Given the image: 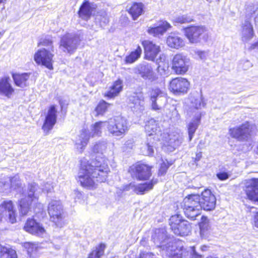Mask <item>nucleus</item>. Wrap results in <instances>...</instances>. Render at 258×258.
Instances as JSON below:
<instances>
[{"label": "nucleus", "mask_w": 258, "mask_h": 258, "mask_svg": "<svg viewBox=\"0 0 258 258\" xmlns=\"http://www.w3.org/2000/svg\"><path fill=\"white\" fill-rule=\"evenodd\" d=\"M111 106L112 104L106 102L105 100L103 99L100 100L94 108L95 116H104Z\"/></svg>", "instance_id": "nucleus-31"}, {"label": "nucleus", "mask_w": 258, "mask_h": 258, "mask_svg": "<svg viewBox=\"0 0 258 258\" xmlns=\"http://www.w3.org/2000/svg\"><path fill=\"white\" fill-rule=\"evenodd\" d=\"M122 90L123 81L118 78L112 83L103 96L108 99H113L118 96Z\"/></svg>", "instance_id": "nucleus-23"}, {"label": "nucleus", "mask_w": 258, "mask_h": 258, "mask_svg": "<svg viewBox=\"0 0 258 258\" xmlns=\"http://www.w3.org/2000/svg\"><path fill=\"white\" fill-rule=\"evenodd\" d=\"M23 229L27 233L38 236H41L46 232L42 224L33 217L28 218L23 226Z\"/></svg>", "instance_id": "nucleus-16"}, {"label": "nucleus", "mask_w": 258, "mask_h": 258, "mask_svg": "<svg viewBox=\"0 0 258 258\" xmlns=\"http://www.w3.org/2000/svg\"><path fill=\"white\" fill-rule=\"evenodd\" d=\"M142 53V49L141 46L138 45L135 49L131 51L127 54L125 58L124 61L126 64H131L137 61L141 56Z\"/></svg>", "instance_id": "nucleus-35"}, {"label": "nucleus", "mask_w": 258, "mask_h": 258, "mask_svg": "<svg viewBox=\"0 0 258 258\" xmlns=\"http://www.w3.org/2000/svg\"><path fill=\"white\" fill-rule=\"evenodd\" d=\"M196 54L201 59H204L206 57V53L204 51L198 50L196 52Z\"/></svg>", "instance_id": "nucleus-47"}, {"label": "nucleus", "mask_w": 258, "mask_h": 258, "mask_svg": "<svg viewBox=\"0 0 258 258\" xmlns=\"http://www.w3.org/2000/svg\"><path fill=\"white\" fill-rule=\"evenodd\" d=\"M105 122H106V121H98L93 124L91 125V133H89L87 129H82L80 132V137L81 138L80 141L81 145L85 147L87 145L91 138H93L95 136H101L102 128Z\"/></svg>", "instance_id": "nucleus-12"}, {"label": "nucleus", "mask_w": 258, "mask_h": 258, "mask_svg": "<svg viewBox=\"0 0 258 258\" xmlns=\"http://www.w3.org/2000/svg\"><path fill=\"white\" fill-rule=\"evenodd\" d=\"M37 46L47 47L49 48L48 50L50 51H53L54 50L53 40L48 37L41 38L37 43Z\"/></svg>", "instance_id": "nucleus-41"}, {"label": "nucleus", "mask_w": 258, "mask_h": 258, "mask_svg": "<svg viewBox=\"0 0 258 258\" xmlns=\"http://www.w3.org/2000/svg\"><path fill=\"white\" fill-rule=\"evenodd\" d=\"M0 258H18L17 253L12 246L0 243Z\"/></svg>", "instance_id": "nucleus-33"}, {"label": "nucleus", "mask_w": 258, "mask_h": 258, "mask_svg": "<svg viewBox=\"0 0 258 258\" xmlns=\"http://www.w3.org/2000/svg\"><path fill=\"white\" fill-rule=\"evenodd\" d=\"M106 244L100 242L95 246L88 254L87 258H101L104 254Z\"/></svg>", "instance_id": "nucleus-34"}, {"label": "nucleus", "mask_w": 258, "mask_h": 258, "mask_svg": "<svg viewBox=\"0 0 258 258\" xmlns=\"http://www.w3.org/2000/svg\"><path fill=\"white\" fill-rule=\"evenodd\" d=\"M153 168L152 165L139 161L128 167V172L133 178L138 181H147L152 176Z\"/></svg>", "instance_id": "nucleus-2"}, {"label": "nucleus", "mask_w": 258, "mask_h": 258, "mask_svg": "<svg viewBox=\"0 0 258 258\" xmlns=\"http://www.w3.org/2000/svg\"><path fill=\"white\" fill-rule=\"evenodd\" d=\"M145 6L142 2H133L130 8L126 10V12L131 16L133 20H137L141 16L145 13Z\"/></svg>", "instance_id": "nucleus-24"}, {"label": "nucleus", "mask_w": 258, "mask_h": 258, "mask_svg": "<svg viewBox=\"0 0 258 258\" xmlns=\"http://www.w3.org/2000/svg\"><path fill=\"white\" fill-rule=\"evenodd\" d=\"M252 208H254V207H249V209H252Z\"/></svg>", "instance_id": "nucleus-58"}, {"label": "nucleus", "mask_w": 258, "mask_h": 258, "mask_svg": "<svg viewBox=\"0 0 258 258\" xmlns=\"http://www.w3.org/2000/svg\"><path fill=\"white\" fill-rule=\"evenodd\" d=\"M200 234L202 238H207L210 234V225L207 217L203 216L201 221L199 223Z\"/></svg>", "instance_id": "nucleus-29"}, {"label": "nucleus", "mask_w": 258, "mask_h": 258, "mask_svg": "<svg viewBox=\"0 0 258 258\" xmlns=\"http://www.w3.org/2000/svg\"><path fill=\"white\" fill-rule=\"evenodd\" d=\"M0 210L6 221L11 224L17 222L18 213L15 202L11 200H5L0 204Z\"/></svg>", "instance_id": "nucleus-7"}, {"label": "nucleus", "mask_w": 258, "mask_h": 258, "mask_svg": "<svg viewBox=\"0 0 258 258\" xmlns=\"http://www.w3.org/2000/svg\"><path fill=\"white\" fill-rule=\"evenodd\" d=\"M47 211L50 217V221L56 226L61 227L64 224L63 212L59 202H50L48 206Z\"/></svg>", "instance_id": "nucleus-10"}, {"label": "nucleus", "mask_w": 258, "mask_h": 258, "mask_svg": "<svg viewBox=\"0 0 258 258\" xmlns=\"http://www.w3.org/2000/svg\"><path fill=\"white\" fill-rule=\"evenodd\" d=\"M244 191L247 199L254 203L258 202V178H251L244 181Z\"/></svg>", "instance_id": "nucleus-15"}, {"label": "nucleus", "mask_w": 258, "mask_h": 258, "mask_svg": "<svg viewBox=\"0 0 258 258\" xmlns=\"http://www.w3.org/2000/svg\"><path fill=\"white\" fill-rule=\"evenodd\" d=\"M170 28L171 25L169 23L166 21H162L158 26L149 27L147 32L155 37L163 35Z\"/></svg>", "instance_id": "nucleus-27"}, {"label": "nucleus", "mask_w": 258, "mask_h": 258, "mask_svg": "<svg viewBox=\"0 0 258 258\" xmlns=\"http://www.w3.org/2000/svg\"><path fill=\"white\" fill-rule=\"evenodd\" d=\"M131 185H132V183H130L128 184L124 185L122 188L123 190L127 191V190H130Z\"/></svg>", "instance_id": "nucleus-50"}, {"label": "nucleus", "mask_w": 258, "mask_h": 258, "mask_svg": "<svg viewBox=\"0 0 258 258\" xmlns=\"http://www.w3.org/2000/svg\"><path fill=\"white\" fill-rule=\"evenodd\" d=\"M256 129L255 125L248 121L240 125L229 129L230 136L239 142H247L250 140Z\"/></svg>", "instance_id": "nucleus-3"}, {"label": "nucleus", "mask_w": 258, "mask_h": 258, "mask_svg": "<svg viewBox=\"0 0 258 258\" xmlns=\"http://www.w3.org/2000/svg\"><path fill=\"white\" fill-rule=\"evenodd\" d=\"M52 52L44 48L39 49L34 54V60L37 65L43 66L49 70H52L54 61Z\"/></svg>", "instance_id": "nucleus-9"}, {"label": "nucleus", "mask_w": 258, "mask_h": 258, "mask_svg": "<svg viewBox=\"0 0 258 258\" xmlns=\"http://www.w3.org/2000/svg\"><path fill=\"white\" fill-rule=\"evenodd\" d=\"M201 199L200 195L189 194L183 199L182 203L183 205L202 209Z\"/></svg>", "instance_id": "nucleus-28"}, {"label": "nucleus", "mask_w": 258, "mask_h": 258, "mask_svg": "<svg viewBox=\"0 0 258 258\" xmlns=\"http://www.w3.org/2000/svg\"><path fill=\"white\" fill-rule=\"evenodd\" d=\"M190 59L181 53L175 54L171 60V69L175 75H184L188 71Z\"/></svg>", "instance_id": "nucleus-5"}, {"label": "nucleus", "mask_w": 258, "mask_h": 258, "mask_svg": "<svg viewBox=\"0 0 258 258\" xmlns=\"http://www.w3.org/2000/svg\"><path fill=\"white\" fill-rule=\"evenodd\" d=\"M143 47L145 59L154 61L158 55L161 52L159 45L150 40H143L141 41Z\"/></svg>", "instance_id": "nucleus-14"}, {"label": "nucleus", "mask_w": 258, "mask_h": 258, "mask_svg": "<svg viewBox=\"0 0 258 258\" xmlns=\"http://www.w3.org/2000/svg\"><path fill=\"white\" fill-rule=\"evenodd\" d=\"M201 115L200 114L189 122L187 125V130L188 135V141L190 142L200 123Z\"/></svg>", "instance_id": "nucleus-32"}, {"label": "nucleus", "mask_w": 258, "mask_h": 258, "mask_svg": "<svg viewBox=\"0 0 258 258\" xmlns=\"http://www.w3.org/2000/svg\"><path fill=\"white\" fill-rule=\"evenodd\" d=\"M201 208L205 211H212L216 207V199L209 189H204L200 195Z\"/></svg>", "instance_id": "nucleus-18"}, {"label": "nucleus", "mask_w": 258, "mask_h": 258, "mask_svg": "<svg viewBox=\"0 0 258 258\" xmlns=\"http://www.w3.org/2000/svg\"><path fill=\"white\" fill-rule=\"evenodd\" d=\"M250 49H258V40L256 42H255L254 43L251 44V45L250 46Z\"/></svg>", "instance_id": "nucleus-49"}, {"label": "nucleus", "mask_w": 258, "mask_h": 258, "mask_svg": "<svg viewBox=\"0 0 258 258\" xmlns=\"http://www.w3.org/2000/svg\"><path fill=\"white\" fill-rule=\"evenodd\" d=\"M185 36L191 43H197L206 35V28L203 26L191 25L183 29Z\"/></svg>", "instance_id": "nucleus-11"}, {"label": "nucleus", "mask_w": 258, "mask_h": 258, "mask_svg": "<svg viewBox=\"0 0 258 258\" xmlns=\"http://www.w3.org/2000/svg\"><path fill=\"white\" fill-rule=\"evenodd\" d=\"M96 5L89 0H84L79 7L78 15L80 18L85 21L89 20L95 10Z\"/></svg>", "instance_id": "nucleus-20"}, {"label": "nucleus", "mask_w": 258, "mask_h": 258, "mask_svg": "<svg viewBox=\"0 0 258 258\" xmlns=\"http://www.w3.org/2000/svg\"><path fill=\"white\" fill-rule=\"evenodd\" d=\"M78 181L84 188L95 189L98 183L104 182L110 172L108 160L105 157H97L90 161H81Z\"/></svg>", "instance_id": "nucleus-1"}, {"label": "nucleus", "mask_w": 258, "mask_h": 258, "mask_svg": "<svg viewBox=\"0 0 258 258\" xmlns=\"http://www.w3.org/2000/svg\"><path fill=\"white\" fill-rule=\"evenodd\" d=\"M182 207L185 216L191 220H196V217L201 214L200 212L201 209L199 208H196L183 205Z\"/></svg>", "instance_id": "nucleus-37"}, {"label": "nucleus", "mask_w": 258, "mask_h": 258, "mask_svg": "<svg viewBox=\"0 0 258 258\" xmlns=\"http://www.w3.org/2000/svg\"><path fill=\"white\" fill-rule=\"evenodd\" d=\"M113 122L108 125L109 133L113 136L123 137L129 130V126L126 119L120 116L113 118Z\"/></svg>", "instance_id": "nucleus-8"}, {"label": "nucleus", "mask_w": 258, "mask_h": 258, "mask_svg": "<svg viewBox=\"0 0 258 258\" xmlns=\"http://www.w3.org/2000/svg\"><path fill=\"white\" fill-rule=\"evenodd\" d=\"M207 248V246L206 245H203L201 246V249L202 250H205Z\"/></svg>", "instance_id": "nucleus-51"}, {"label": "nucleus", "mask_w": 258, "mask_h": 258, "mask_svg": "<svg viewBox=\"0 0 258 258\" xmlns=\"http://www.w3.org/2000/svg\"><path fill=\"white\" fill-rule=\"evenodd\" d=\"M57 109L54 105H50L45 116V119L42 126L44 132L48 133L51 131L57 120Z\"/></svg>", "instance_id": "nucleus-19"}, {"label": "nucleus", "mask_w": 258, "mask_h": 258, "mask_svg": "<svg viewBox=\"0 0 258 258\" xmlns=\"http://www.w3.org/2000/svg\"><path fill=\"white\" fill-rule=\"evenodd\" d=\"M193 107L196 109H201L205 106L203 98L201 97L195 98L191 102Z\"/></svg>", "instance_id": "nucleus-43"}, {"label": "nucleus", "mask_w": 258, "mask_h": 258, "mask_svg": "<svg viewBox=\"0 0 258 258\" xmlns=\"http://www.w3.org/2000/svg\"><path fill=\"white\" fill-rule=\"evenodd\" d=\"M169 224L173 232L175 235L180 236L188 235L192 228L191 224L178 214H175L170 217Z\"/></svg>", "instance_id": "nucleus-4"}, {"label": "nucleus", "mask_w": 258, "mask_h": 258, "mask_svg": "<svg viewBox=\"0 0 258 258\" xmlns=\"http://www.w3.org/2000/svg\"><path fill=\"white\" fill-rule=\"evenodd\" d=\"M3 217V215L1 213H0V223L2 222Z\"/></svg>", "instance_id": "nucleus-52"}, {"label": "nucleus", "mask_w": 258, "mask_h": 258, "mask_svg": "<svg viewBox=\"0 0 258 258\" xmlns=\"http://www.w3.org/2000/svg\"><path fill=\"white\" fill-rule=\"evenodd\" d=\"M23 247L27 251V254L30 257H32L37 253V246L34 243L31 242H25L23 244Z\"/></svg>", "instance_id": "nucleus-40"}, {"label": "nucleus", "mask_w": 258, "mask_h": 258, "mask_svg": "<svg viewBox=\"0 0 258 258\" xmlns=\"http://www.w3.org/2000/svg\"><path fill=\"white\" fill-rule=\"evenodd\" d=\"M145 130L149 136L156 135L161 132L158 122L153 119L147 122L145 125Z\"/></svg>", "instance_id": "nucleus-30"}, {"label": "nucleus", "mask_w": 258, "mask_h": 258, "mask_svg": "<svg viewBox=\"0 0 258 258\" xmlns=\"http://www.w3.org/2000/svg\"><path fill=\"white\" fill-rule=\"evenodd\" d=\"M257 154H258V145H257Z\"/></svg>", "instance_id": "nucleus-56"}, {"label": "nucleus", "mask_w": 258, "mask_h": 258, "mask_svg": "<svg viewBox=\"0 0 258 258\" xmlns=\"http://www.w3.org/2000/svg\"><path fill=\"white\" fill-rule=\"evenodd\" d=\"M202 157V153L201 152H197L196 153V157L194 158V162H198L200 160Z\"/></svg>", "instance_id": "nucleus-48"}, {"label": "nucleus", "mask_w": 258, "mask_h": 258, "mask_svg": "<svg viewBox=\"0 0 258 258\" xmlns=\"http://www.w3.org/2000/svg\"><path fill=\"white\" fill-rule=\"evenodd\" d=\"M206 258H218V257L217 256H215L210 255V256H207Z\"/></svg>", "instance_id": "nucleus-53"}, {"label": "nucleus", "mask_w": 258, "mask_h": 258, "mask_svg": "<svg viewBox=\"0 0 258 258\" xmlns=\"http://www.w3.org/2000/svg\"><path fill=\"white\" fill-rule=\"evenodd\" d=\"M252 225L258 228V211L255 212L252 217Z\"/></svg>", "instance_id": "nucleus-45"}, {"label": "nucleus", "mask_w": 258, "mask_h": 258, "mask_svg": "<svg viewBox=\"0 0 258 258\" xmlns=\"http://www.w3.org/2000/svg\"><path fill=\"white\" fill-rule=\"evenodd\" d=\"M173 162L168 161L167 159L162 160L159 167L157 175L159 177L164 176L167 172L168 169L173 164Z\"/></svg>", "instance_id": "nucleus-39"}, {"label": "nucleus", "mask_w": 258, "mask_h": 258, "mask_svg": "<svg viewBox=\"0 0 258 258\" xmlns=\"http://www.w3.org/2000/svg\"><path fill=\"white\" fill-rule=\"evenodd\" d=\"M208 2H209V3H211L212 2H214V1H216V2H219V0H207Z\"/></svg>", "instance_id": "nucleus-54"}, {"label": "nucleus", "mask_w": 258, "mask_h": 258, "mask_svg": "<svg viewBox=\"0 0 258 258\" xmlns=\"http://www.w3.org/2000/svg\"><path fill=\"white\" fill-rule=\"evenodd\" d=\"M139 257H140V258H142V256L141 255V254H140Z\"/></svg>", "instance_id": "nucleus-57"}, {"label": "nucleus", "mask_w": 258, "mask_h": 258, "mask_svg": "<svg viewBox=\"0 0 258 258\" xmlns=\"http://www.w3.org/2000/svg\"><path fill=\"white\" fill-rule=\"evenodd\" d=\"M158 182L157 179L153 178L148 181L139 184L135 187L134 191L137 195H144L146 192L153 189L155 185Z\"/></svg>", "instance_id": "nucleus-26"}, {"label": "nucleus", "mask_w": 258, "mask_h": 258, "mask_svg": "<svg viewBox=\"0 0 258 258\" xmlns=\"http://www.w3.org/2000/svg\"><path fill=\"white\" fill-rule=\"evenodd\" d=\"M11 75L16 86L24 88L28 85V82L30 79V73H12Z\"/></svg>", "instance_id": "nucleus-25"}, {"label": "nucleus", "mask_w": 258, "mask_h": 258, "mask_svg": "<svg viewBox=\"0 0 258 258\" xmlns=\"http://www.w3.org/2000/svg\"><path fill=\"white\" fill-rule=\"evenodd\" d=\"M167 45L172 48L178 49L184 45L183 40L176 36H169L166 39Z\"/></svg>", "instance_id": "nucleus-36"}, {"label": "nucleus", "mask_w": 258, "mask_h": 258, "mask_svg": "<svg viewBox=\"0 0 258 258\" xmlns=\"http://www.w3.org/2000/svg\"><path fill=\"white\" fill-rule=\"evenodd\" d=\"M15 94L10 77L5 76L0 79V95L11 98Z\"/></svg>", "instance_id": "nucleus-21"}, {"label": "nucleus", "mask_w": 258, "mask_h": 258, "mask_svg": "<svg viewBox=\"0 0 258 258\" xmlns=\"http://www.w3.org/2000/svg\"><path fill=\"white\" fill-rule=\"evenodd\" d=\"M166 95L165 91L159 87L151 88L149 91V98L151 102V109L155 111L159 110L161 107L157 104L158 98L164 97Z\"/></svg>", "instance_id": "nucleus-22"}, {"label": "nucleus", "mask_w": 258, "mask_h": 258, "mask_svg": "<svg viewBox=\"0 0 258 258\" xmlns=\"http://www.w3.org/2000/svg\"><path fill=\"white\" fill-rule=\"evenodd\" d=\"M217 178L220 180H225L228 178L229 174L226 172H220L217 173Z\"/></svg>", "instance_id": "nucleus-44"}, {"label": "nucleus", "mask_w": 258, "mask_h": 258, "mask_svg": "<svg viewBox=\"0 0 258 258\" xmlns=\"http://www.w3.org/2000/svg\"><path fill=\"white\" fill-rule=\"evenodd\" d=\"M141 77L145 79H151L155 80L156 77L152 69L145 67L140 72Z\"/></svg>", "instance_id": "nucleus-42"}, {"label": "nucleus", "mask_w": 258, "mask_h": 258, "mask_svg": "<svg viewBox=\"0 0 258 258\" xmlns=\"http://www.w3.org/2000/svg\"><path fill=\"white\" fill-rule=\"evenodd\" d=\"M190 83L188 80L181 77L171 79L168 83L169 91L174 95L186 94L190 89Z\"/></svg>", "instance_id": "nucleus-6"}, {"label": "nucleus", "mask_w": 258, "mask_h": 258, "mask_svg": "<svg viewBox=\"0 0 258 258\" xmlns=\"http://www.w3.org/2000/svg\"><path fill=\"white\" fill-rule=\"evenodd\" d=\"M79 41L75 37H73L69 33H67L61 37L59 47H62L64 51L71 54L74 53L77 49Z\"/></svg>", "instance_id": "nucleus-17"}, {"label": "nucleus", "mask_w": 258, "mask_h": 258, "mask_svg": "<svg viewBox=\"0 0 258 258\" xmlns=\"http://www.w3.org/2000/svg\"><path fill=\"white\" fill-rule=\"evenodd\" d=\"M6 1V0H0V4L5 3Z\"/></svg>", "instance_id": "nucleus-55"}, {"label": "nucleus", "mask_w": 258, "mask_h": 258, "mask_svg": "<svg viewBox=\"0 0 258 258\" xmlns=\"http://www.w3.org/2000/svg\"><path fill=\"white\" fill-rule=\"evenodd\" d=\"M38 200V197L35 194L34 191L19 199L17 202V208L19 216L24 217L28 215L31 211L32 202Z\"/></svg>", "instance_id": "nucleus-13"}, {"label": "nucleus", "mask_w": 258, "mask_h": 258, "mask_svg": "<svg viewBox=\"0 0 258 258\" xmlns=\"http://www.w3.org/2000/svg\"><path fill=\"white\" fill-rule=\"evenodd\" d=\"M192 21V19L187 17L182 16L178 18V21L181 23H189Z\"/></svg>", "instance_id": "nucleus-46"}, {"label": "nucleus", "mask_w": 258, "mask_h": 258, "mask_svg": "<svg viewBox=\"0 0 258 258\" xmlns=\"http://www.w3.org/2000/svg\"><path fill=\"white\" fill-rule=\"evenodd\" d=\"M242 31L244 32L242 38L245 41L249 40L254 36L252 26L248 21L245 22L242 26Z\"/></svg>", "instance_id": "nucleus-38"}]
</instances>
